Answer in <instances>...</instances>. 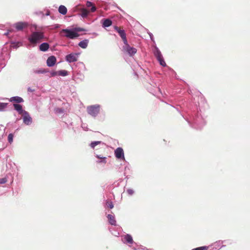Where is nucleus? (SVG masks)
I'll list each match as a JSON object with an SVG mask.
<instances>
[{
    "mask_svg": "<svg viewBox=\"0 0 250 250\" xmlns=\"http://www.w3.org/2000/svg\"><path fill=\"white\" fill-rule=\"evenodd\" d=\"M7 104L5 103L0 104V111H3L7 106Z\"/></svg>",
    "mask_w": 250,
    "mask_h": 250,
    "instance_id": "5701e85b",
    "label": "nucleus"
},
{
    "mask_svg": "<svg viewBox=\"0 0 250 250\" xmlns=\"http://www.w3.org/2000/svg\"><path fill=\"white\" fill-rule=\"evenodd\" d=\"M114 28L115 30L118 33V34H119V35L120 36L121 38L122 39L124 44H126L127 39H126V34H125L124 30L123 29V28L122 27H118L117 26H115L114 27Z\"/></svg>",
    "mask_w": 250,
    "mask_h": 250,
    "instance_id": "39448f33",
    "label": "nucleus"
},
{
    "mask_svg": "<svg viewBox=\"0 0 250 250\" xmlns=\"http://www.w3.org/2000/svg\"><path fill=\"white\" fill-rule=\"evenodd\" d=\"M47 72H48V71L44 69H41L39 70H36L35 71L36 73H45Z\"/></svg>",
    "mask_w": 250,
    "mask_h": 250,
    "instance_id": "393cba45",
    "label": "nucleus"
},
{
    "mask_svg": "<svg viewBox=\"0 0 250 250\" xmlns=\"http://www.w3.org/2000/svg\"><path fill=\"white\" fill-rule=\"evenodd\" d=\"M17 111L21 115V118L24 124L26 125L31 124L32 122L31 117L28 112L22 109V107L21 104H17Z\"/></svg>",
    "mask_w": 250,
    "mask_h": 250,
    "instance_id": "f257e3e1",
    "label": "nucleus"
},
{
    "mask_svg": "<svg viewBox=\"0 0 250 250\" xmlns=\"http://www.w3.org/2000/svg\"><path fill=\"white\" fill-rule=\"evenodd\" d=\"M96 157L99 159H101V160L100 161H97V163H103V164H106V157H103V156H102L101 155H96Z\"/></svg>",
    "mask_w": 250,
    "mask_h": 250,
    "instance_id": "4468645a",
    "label": "nucleus"
},
{
    "mask_svg": "<svg viewBox=\"0 0 250 250\" xmlns=\"http://www.w3.org/2000/svg\"><path fill=\"white\" fill-rule=\"evenodd\" d=\"M49 47V45L48 43L44 42L42 43L40 45V50L42 51H47Z\"/></svg>",
    "mask_w": 250,
    "mask_h": 250,
    "instance_id": "ddd939ff",
    "label": "nucleus"
},
{
    "mask_svg": "<svg viewBox=\"0 0 250 250\" xmlns=\"http://www.w3.org/2000/svg\"><path fill=\"white\" fill-rule=\"evenodd\" d=\"M13 106H14V108L16 109V103L13 104Z\"/></svg>",
    "mask_w": 250,
    "mask_h": 250,
    "instance_id": "e433bc0d",
    "label": "nucleus"
},
{
    "mask_svg": "<svg viewBox=\"0 0 250 250\" xmlns=\"http://www.w3.org/2000/svg\"><path fill=\"white\" fill-rule=\"evenodd\" d=\"M107 218H108L109 223L111 225H114V226L116 225V221L114 216L111 215V214H108L107 215Z\"/></svg>",
    "mask_w": 250,
    "mask_h": 250,
    "instance_id": "f8f14e48",
    "label": "nucleus"
},
{
    "mask_svg": "<svg viewBox=\"0 0 250 250\" xmlns=\"http://www.w3.org/2000/svg\"><path fill=\"white\" fill-rule=\"evenodd\" d=\"M89 13V11L86 9H83L81 11V16L83 17H86Z\"/></svg>",
    "mask_w": 250,
    "mask_h": 250,
    "instance_id": "aec40b11",
    "label": "nucleus"
},
{
    "mask_svg": "<svg viewBox=\"0 0 250 250\" xmlns=\"http://www.w3.org/2000/svg\"><path fill=\"white\" fill-rule=\"evenodd\" d=\"M11 47L15 48L16 47V43L14 42H12L11 43V44L10 45Z\"/></svg>",
    "mask_w": 250,
    "mask_h": 250,
    "instance_id": "473e14b6",
    "label": "nucleus"
},
{
    "mask_svg": "<svg viewBox=\"0 0 250 250\" xmlns=\"http://www.w3.org/2000/svg\"><path fill=\"white\" fill-rule=\"evenodd\" d=\"M58 75V71H51L50 72V77H54Z\"/></svg>",
    "mask_w": 250,
    "mask_h": 250,
    "instance_id": "cd10ccee",
    "label": "nucleus"
},
{
    "mask_svg": "<svg viewBox=\"0 0 250 250\" xmlns=\"http://www.w3.org/2000/svg\"><path fill=\"white\" fill-rule=\"evenodd\" d=\"M79 54H70L66 56V60L69 62H76L78 60Z\"/></svg>",
    "mask_w": 250,
    "mask_h": 250,
    "instance_id": "6e6552de",
    "label": "nucleus"
},
{
    "mask_svg": "<svg viewBox=\"0 0 250 250\" xmlns=\"http://www.w3.org/2000/svg\"><path fill=\"white\" fill-rule=\"evenodd\" d=\"M124 239L126 243L130 244H132L133 242L132 237L129 234L125 235L124 236Z\"/></svg>",
    "mask_w": 250,
    "mask_h": 250,
    "instance_id": "2eb2a0df",
    "label": "nucleus"
},
{
    "mask_svg": "<svg viewBox=\"0 0 250 250\" xmlns=\"http://www.w3.org/2000/svg\"><path fill=\"white\" fill-rule=\"evenodd\" d=\"M68 72L66 70H60L58 71V75L59 76H65L67 75Z\"/></svg>",
    "mask_w": 250,
    "mask_h": 250,
    "instance_id": "412c9836",
    "label": "nucleus"
},
{
    "mask_svg": "<svg viewBox=\"0 0 250 250\" xmlns=\"http://www.w3.org/2000/svg\"><path fill=\"white\" fill-rule=\"evenodd\" d=\"M125 45L124 46V49L125 50V51L127 52L130 56H132L136 53V49L135 48L130 47L127 43V42H126V44H125Z\"/></svg>",
    "mask_w": 250,
    "mask_h": 250,
    "instance_id": "0eeeda50",
    "label": "nucleus"
},
{
    "mask_svg": "<svg viewBox=\"0 0 250 250\" xmlns=\"http://www.w3.org/2000/svg\"><path fill=\"white\" fill-rule=\"evenodd\" d=\"M115 155L116 157L118 159H125L124 151L121 147H118L115 150Z\"/></svg>",
    "mask_w": 250,
    "mask_h": 250,
    "instance_id": "9d476101",
    "label": "nucleus"
},
{
    "mask_svg": "<svg viewBox=\"0 0 250 250\" xmlns=\"http://www.w3.org/2000/svg\"><path fill=\"white\" fill-rule=\"evenodd\" d=\"M23 102L22 98L20 97L17 96V103H20Z\"/></svg>",
    "mask_w": 250,
    "mask_h": 250,
    "instance_id": "c756f323",
    "label": "nucleus"
},
{
    "mask_svg": "<svg viewBox=\"0 0 250 250\" xmlns=\"http://www.w3.org/2000/svg\"><path fill=\"white\" fill-rule=\"evenodd\" d=\"M112 21L109 19H106L104 20V22L103 23V26L106 27H109L112 25Z\"/></svg>",
    "mask_w": 250,
    "mask_h": 250,
    "instance_id": "f3484780",
    "label": "nucleus"
},
{
    "mask_svg": "<svg viewBox=\"0 0 250 250\" xmlns=\"http://www.w3.org/2000/svg\"><path fill=\"white\" fill-rule=\"evenodd\" d=\"M127 192L129 194V195H132L134 193V191L131 189H129L127 190Z\"/></svg>",
    "mask_w": 250,
    "mask_h": 250,
    "instance_id": "2f4dec72",
    "label": "nucleus"
},
{
    "mask_svg": "<svg viewBox=\"0 0 250 250\" xmlns=\"http://www.w3.org/2000/svg\"><path fill=\"white\" fill-rule=\"evenodd\" d=\"M28 26L29 23L27 22H17V31H22L27 28Z\"/></svg>",
    "mask_w": 250,
    "mask_h": 250,
    "instance_id": "1a4fd4ad",
    "label": "nucleus"
},
{
    "mask_svg": "<svg viewBox=\"0 0 250 250\" xmlns=\"http://www.w3.org/2000/svg\"><path fill=\"white\" fill-rule=\"evenodd\" d=\"M154 55L155 57L157 58V60L159 61L160 64L163 66H166V63L165 62L164 59L163 57V56L160 52V51L156 48L155 51L154 52Z\"/></svg>",
    "mask_w": 250,
    "mask_h": 250,
    "instance_id": "423d86ee",
    "label": "nucleus"
},
{
    "mask_svg": "<svg viewBox=\"0 0 250 250\" xmlns=\"http://www.w3.org/2000/svg\"><path fill=\"white\" fill-rule=\"evenodd\" d=\"M10 32H11V30H8L7 32L5 33L4 35L8 36Z\"/></svg>",
    "mask_w": 250,
    "mask_h": 250,
    "instance_id": "72a5a7b5",
    "label": "nucleus"
},
{
    "mask_svg": "<svg viewBox=\"0 0 250 250\" xmlns=\"http://www.w3.org/2000/svg\"><path fill=\"white\" fill-rule=\"evenodd\" d=\"M6 180L5 178L0 179V184H2L6 183Z\"/></svg>",
    "mask_w": 250,
    "mask_h": 250,
    "instance_id": "7c9ffc66",
    "label": "nucleus"
},
{
    "mask_svg": "<svg viewBox=\"0 0 250 250\" xmlns=\"http://www.w3.org/2000/svg\"><path fill=\"white\" fill-rule=\"evenodd\" d=\"M100 107V105H99L88 106L87 107V111L90 115L95 117L99 113Z\"/></svg>",
    "mask_w": 250,
    "mask_h": 250,
    "instance_id": "20e7f679",
    "label": "nucleus"
},
{
    "mask_svg": "<svg viewBox=\"0 0 250 250\" xmlns=\"http://www.w3.org/2000/svg\"><path fill=\"white\" fill-rule=\"evenodd\" d=\"M11 101L12 102H16V97H12L11 99Z\"/></svg>",
    "mask_w": 250,
    "mask_h": 250,
    "instance_id": "f704fd0d",
    "label": "nucleus"
},
{
    "mask_svg": "<svg viewBox=\"0 0 250 250\" xmlns=\"http://www.w3.org/2000/svg\"><path fill=\"white\" fill-rule=\"evenodd\" d=\"M101 141H95L90 144V146L92 148H94L95 146L101 143Z\"/></svg>",
    "mask_w": 250,
    "mask_h": 250,
    "instance_id": "4be33fe9",
    "label": "nucleus"
},
{
    "mask_svg": "<svg viewBox=\"0 0 250 250\" xmlns=\"http://www.w3.org/2000/svg\"><path fill=\"white\" fill-rule=\"evenodd\" d=\"M67 11V8L63 5H61L59 8V12L62 14L65 15Z\"/></svg>",
    "mask_w": 250,
    "mask_h": 250,
    "instance_id": "6ab92c4d",
    "label": "nucleus"
},
{
    "mask_svg": "<svg viewBox=\"0 0 250 250\" xmlns=\"http://www.w3.org/2000/svg\"><path fill=\"white\" fill-rule=\"evenodd\" d=\"M61 36L70 39H74L79 36V34L75 31L74 29L70 30L68 29H62L60 31Z\"/></svg>",
    "mask_w": 250,
    "mask_h": 250,
    "instance_id": "7ed1b4c3",
    "label": "nucleus"
},
{
    "mask_svg": "<svg viewBox=\"0 0 250 250\" xmlns=\"http://www.w3.org/2000/svg\"><path fill=\"white\" fill-rule=\"evenodd\" d=\"M208 247L203 246V247H201L196 248L193 250H208Z\"/></svg>",
    "mask_w": 250,
    "mask_h": 250,
    "instance_id": "a878e982",
    "label": "nucleus"
},
{
    "mask_svg": "<svg viewBox=\"0 0 250 250\" xmlns=\"http://www.w3.org/2000/svg\"><path fill=\"white\" fill-rule=\"evenodd\" d=\"M44 33L42 32H33L28 37V41L33 45L42 42L44 38Z\"/></svg>",
    "mask_w": 250,
    "mask_h": 250,
    "instance_id": "f03ea898",
    "label": "nucleus"
},
{
    "mask_svg": "<svg viewBox=\"0 0 250 250\" xmlns=\"http://www.w3.org/2000/svg\"><path fill=\"white\" fill-rule=\"evenodd\" d=\"M59 112H62V111L61 109L59 110Z\"/></svg>",
    "mask_w": 250,
    "mask_h": 250,
    "instance_id": "58836bf2",
    "label": "nucleus"
},
{
    "mask_svg": "<svg viewBox=\"0 0 250 250\" xmlns=\"http://www.w3.org/2000/svg\"><path fill=\"white\" fill-rule=\"evenodd\" d=\"M88 41L87 40H84L79 43V46L82 48H86L87 46Z\"/></svg>",
    "mask_w": 250,
    "mask_h": 250,
    "instance_id": "dca6fc26",
    "label": "nucleus"
},
{
    "mask_svg": "<svg viewBox=\"0 0 250 250\" xmlns=\"http://www.w3.org/2000/svg\"><path fill=\"white\" fill-rule=\"evenodd\" d=\"M86 5L87 7H91L90 11L91 12H94L96 10V8L95 5L90 1H87Z\"/></svg>",
    "mask_w": 250,
    "mask_h": 250,
    "instance_id": "a211bd4d",
    "label": "nucleus"
},
{
    "mask_svg": "<svg viewBox=\"0 0 250 250\" xmlns=\"http://www.w3.org/2000/svg\"><path fill=\"white\" fill-rule=\"evenodd\" d=\"M74 29L75 31L77 33H78V32L85 31V30L84 29L80 28V27L75 28Z\"/></svg>",
    "mask_w": 250,
    "mask_h": 250,
    "instance_id": "c85d7f7f",
    "label": "nucleus"
},
{
    "mask_svg": "<svg viewBox=\"0 0 250 250\" xmlns=\"http://www.w3.org/2000/svg\"><path fill=\"white\" fill-rule=\"evenodd\" d=\"M19 42H17V44H16V45H17V47L18 46V44H19Z\"/></svg>",
    "mask_w": 250,
    "mask_h": 250,
    "instance_id": "4c0bfd02",
    "label": "nucleus"
},
{
    "mask_svg": "<svg viewBox=\"0 0 250 250\" xmlns=\"http://www.w3.org/2000/svg\"><path fill=\"white\" fill-rule=\"evenodd\" d=\"M13 135L12 134H9L8 136V140L9 143L13 142Z\"/></svg>",
    "mask_w": 250,
    "mask_h": 250,
    "instance_id": "bb28decb",
    "label": "nucleus"
},
{
    "mask_svg": "<svg viewBox=\"0 0 250 250\" xmlns=\"http://www.w3.org/2000/svg\"><path fill=\"white\" fill-rule=\"evenodd\" d=\"M35 91V90H34V89H31L30 87H29V88H28V91H29V92H33V91Z\"/></svg>",
    "mask_w": 250,
    "mask_h": 250,
    "instance_id": "c9c22d12",
    "label": "nucleus"
},
{
    "mask_svg": "<svg viewBox=\"0 0 250 250\" xmlns=\"http://www.w3.org/2000/svg\"><path fill=\"white\" fill-rule=\"evenodd\" d=\"M106 205L108 206V207L112 209L114 207V205L113 204V203L111 201H106Z\"/></svg>",
    "mask_w": 250,
    "mask_h": 250,
    "instance_id": "b1692460",
    "label": "nucleus"
},
{
    "mask_svg": "<svg viewBox=\"0 0 250 250\" xmlns=\"http://www.w3.org/2000/svg\"><path fill=\"white\" fill-rule=\"evenodd\" d=\"M56 58L54 56H51L48 57L46 61L47 66L49 67L54 66L56 62Z\"/></svg>",
    "mask_w": 250,
    "mask_h": 250,
    "instance_id": "9b49d317",
    "label": "nucleus"
}]
</instances>
